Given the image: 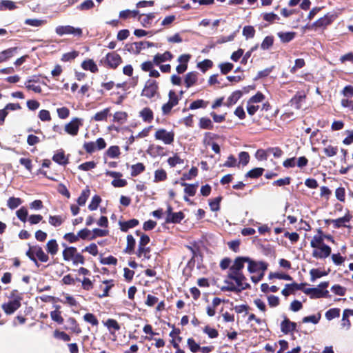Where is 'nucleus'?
<instances>
[{"mask_svg":"<svg viewBox=\"0 0 353 353\" xmlns=\"http://www.w3.org/2000/svg\"><path fill=\"white\" fill-rule=\"evenodd\" d=\"M231 280L234 281L236 285H235L232 282L228 281V279H225L224 283L228 284V285L222 287L221 290L223 291L240 292L243 290L250 289L251 288L249 283L245 282L246 278L243 274H240L239 276H236Z\"/></svg>","mask_w":353,"mask_h":353,"instance_id":"f257e3e1","label":"nucleus"},{"mask_svg":"<svg viewBox=\"0 0 353 353\" xmlns=\"http://www.w3.org/2000/svg\"><path fill=\"white\" fill-rule=\"evenodd\" d=\"M16 293H17V291L15 290H13L11 292V297L14 299L2 305L3 310L7 314H13L21 307V301L22 300V297L19 295H16Z\"/></svg>","mask_w":353,"mask_h":353,"instance_id":"f03ea898","label":"nucleus"},{"mask_svg":"<svg viewBox=\"0 0 353 353\" xmlns=\"http://www.w3.org/2000/svg\"><path fill=\"white\" fill-rule=\"evenodd\" d=\"M101 61L105 65L112 69H115L121 63L122 59L119 54L115 52H112L108 53L105 58Z\"/></svg>","mask_w":353,"mask_h":353,"instance_id":"7ed1b4c3","label":"nucleus"},{"mask_svg":"<svg viewBox=\"0 0 353 353\" xmlns=\"http://www.w3.org/2000/svg\"><path fill=\"white\" fill-rule=\"evenodd\" d=\"M55 32L59 36L65 34H72L75 37H81L82 35V30L80 28H74L72 26H59L55 28Z\"/></svg>","mask_w":353,"mask_h":353,"instance_id":"20e7f679","label":"nucleus"},{"mask_svg":"<svg viewBox=\"0 0 353 353\" xmlns=\"http://www.w3.org/2000/svg\"><path fill=\"white\" fill-rule=\"evenodd\" d=\"M159 89L158 83L155 80L148 79L142 90L141 96L151 99L155 96Z\"/></svg>","mask_w":353,"mask_h":353,"instance_id":"39448f33","label":"nucleus"},{"mask_svg":"<svg viewBox=\"0 0 353 353\" xmlns=\"http://www.w3.org/2000/svg\"><path fill=\"white\" fill-rule=\"evenodd\" d=\"M83 125V119L79 118H73L70 122L65 125V131L71 136L78 134L80 126Z\"/></svg>","mask_w":353,"mask_h":353,"instance_id":"423d86ee","label":"nucleus"},{"mask_svg":"<svg viewBox=\"0 0 353 353\" xmlns=\"http://www.w3.org/2000/svg\"><path fill=\"white\" fill-rule=\"evenodd\" d=\"M268 268V264L263 261H256L249 257L248 270L250 273H255L259 271L265 272Z\"/></svg>","mask_w":353,"mask_h":353,"instance_id":"0eeeda50","label":"nucleus"},{"mask_svg":"<svg viewBox=\"0 0 353 353\" xmlns=\"http://www.w3.org/2000/svg\"><path fill=\"white\" fill-rule=\"evenodd\" d=\"M174 133L167 132L165 129H159L155 133V138L161 140L165 144H171L174 141Z\"/></svg>","mask_w":353,"mask_h":353,"instance_id":"6e6552de","label":"nucleus"},{"mask_svg":"<svg viewBox=\"0 0 353 353\" xmlns=\"http://www.w3.org/2000/svg\"><path fill=\"white\" fill-rule=\"evenodd\" d=\"M331 254V248L327 245H322L312 251V256L315 259H325Z\"/></svg>","mask_w":353,"mask_h":353,"instance_id":"1a4fd4ad","label":"nucleus"},{"mask_svg":"<svg viewBox=\"0 0 353 353\" xmlns=\"http://www.w3.org/2000/svg\"><path fill=\"white\" fill-rule=\"evenodd\" d=\"M296 327V323L290 321L288 318H285L281 323V332L284 334H288L290 332L294 331Z\"/></svg>","mask_w":353,"mask_h":353,"instance_id":"9d476101","label":"nucleus"},{"mask_svg":"<svg viewBox=\"0 0 353 353\" xmlns=\"http://www.w3.org/2000/svg\"><path fill=\"white\" fill-rule=\"evenodd\" d=\"M173 58V55L169 51H166L163 54H157L153 59V63L159 65L161 63L170 61Z\"/></svg>","mask_w":353,"mask_h":353,"instance_id":"9b49d317","label":"nucleus"},{"mask_svg":"<svg viewBox=\"0 0 353 353\" xmlns=\"http://www.w3.org/2000/svg\"><path fill=\"white\" fill-rule=\"evenodd\" d=\"M18 48H10L0 52V63L7 61L12 58L17 52Z\"/></svg>","mask_w":353,"mask_h":353,"instance_id":"f8f14e48","label":"nucleus"},{"mask_svg":"<svg viewBox=\"0 0 353 353\" xmlns=\"http://www.w3.org/2000/svg\"><path fill=\"white\" fill-rule=\"evenodd\" d=\"M125 49L131 53L137 54L144 49V46L143 41H139L126 44Z\"/></svg>","mask_w":353,"mask_h":353,"instance_id":"ddd939ff","label":"nucleus"},{"mask_svg":"<svg viewBox=\"0 0 353 353\" xmlns=\"http://www.w3.org/2000/svg\"><path fill=\"white\" fill-rule=\"evenodd\" d=\"M198 79V73L196 72H190L186 74L184 82L187 88H190L196 83Z\"/></svg>","mask_w":353,"mask_h":353,"instance_id":"4468645a","label":"nucleus"},{"mask_svg":"<svg viewBox=\"0 0 353 353\" xmlns=\"http://www.w3.org/2000/svg\"><path fill=\"white\" fill-rule=\"evenodd\" d=\"M242 94L243 93L240 90L233 92L232 94L228 98L226 102L225 103V105L230 107L234 105L242 97Z\"/></svg>","mask_w":353,"mask_h":353,"instance_id":"2eb2a0df","label":"nucleus"},{"mask_svg":"<svg viewBox=\"0 0 353 353\" xmlns=\"http://www.w3.org/2000/svg\"><path fill=\"white\" fill-rule=\"evenodd\" d=\"M296 34L295 32H279L277 33V36L282 43L290 42L295 38Z\"/></svg>","mask_w":353,"mask_h":353,"instance_id":"dca6fc26","label":"nucleus"},{"mask_svg":"<svg viewBox=\"0 0 353 353\" xmlns=\"http://www.w3.org/2000/svg\"><path fill=\"white\" fill-rule=\"evenodd\" d=\"M150 251V248L147 247V245L138 246L136 254L139 258L143 257L144 259L149 260L151 257Z\"/></svg>","mask_w":353,"mask_h":353,"instance_id":"f3484780","label":"nucleus"},{"mask_svg":"<svg viewBox=\"0 0 353 353\" xmlns=\"http://www.w3.org/2000/svg\"><path fill=\"white\" fill-rule=\"evenodd\" d=\"M33 252L34 256H37L38 259L41 262H47L49 259V256L44 252L42 248L40 246H33Z\"/></svg>","mask_w":353,"mask_h":353,"instance_id":"a211bd4d","label":"nucleus"},{"mask_svg":"<svg viewBox=\"0 0 353 353\" xmlns=\"http://www.w3.org/2000/svg\"><path fill=\"white\" fill-rule=\"evenodd\" d=\"M139 224V221L135 219L127 221H119L120 229L122 232H127L130 228L136 227Z\"/></svg>","mask_w":353,"mask_h":353,"instance_id":"6ab92c4d","label":"nucleus"},{"mask_svg":"<svg viewBox=\"0 0 353 353\" xmlns=\"http://www.w3.org/2000/svg\"><path fill=\"white\" fill-rule=\"evenodd\" d=\"M77 250L75 247L65 246V249L63 251V258L65 261H69L75 256Z\"/></svg>","mask_w":353,"mask_h":353,"instance_id":"aec40b11","label":"nucleus"},{"mask_svg":"<svg viewBox=\"0 0 353 353\" xmlns=\"http://www.w3.org/2000/svg\"><path fill=\"white\" fill-rule=\"evenodd\" d=\"M52 160L59 165H65L68 163V159L65 157L63 150L54 154Z\"/></svg>","mask_w":353,"mask_h":353,"instance_id":"412c9836","label":"nucleus"},{"mask_svg":"<svg viewBox=\"0 0 353 353\" xmlns=\"http://www.w3.org/2000/svg\"><path fill=\"white\" fill-rule=\"evenodd\" d=\"M184 219V214L182 212H173L169 217H166V223H179Z\"/></svg>","mask_w":353,"mask_h":353,"instance_id":"4be33fe9","label":"nucleus"},{"mask_svg":"<svg viewBox=\"0 0 353 353\" xmlns=\"http://www.w3.org/2000/svg\"><path fill=\"white\" fill-rule=\"evenodd\" d=\"M249 261V257L248 256H238L235 259L234 263L232 264V267H234L237 270H241L244 268V263H248Z\"/></svg>","mask_w":353,"mask_h":353,"instance_id":"5701e85b","label":"nucleus"},{"mask_svg":"<svg viewBox=\"0 0 353 353\" xmlns=\"http://www.w3.org/2000/svg\"><path fill=\"white\" fill-rule=\"evenodd\" d=\"M318 231L319 234L322 233L320 229ZM322 245L325 244L323 243V237L321 236V234L314 235L310 242L311 247L313 248H318L321 247Z\"/></svg>","mask_w":353,"mask_h":353,"instance_id":"b1692460","label":"nucleus"},{"mask_svg":"<svg viewBox=\"0 0 353 353\" xmlns=\"http://www.w3.org/2000/svg\"><path fill=\"white\" fill-rule=\"evenodd\" d=\"M59 250V245L55 239L50 240L46 244V250L51 255H55Z\"/></svg>","mask_w":353,"mask_h":353,"instance_id":"393cba45","label":"nucleus"},{"mask_svg":"<svg viewBox=\"0 0 353 353\" xmlns=\"http://www.w3.org/2000/svg\"><path fill=\"white\" fill-rule=\"evenodd\" d=\"M81 67L85 70H90L92 72H97L98 71L97 65L92 59H88L83 61Z\"/></svg>","mask_w":353,"mask_h":353,"instance_id":"a878e982","label":"nucleus"},{"mask_svg":"<svg viewBox=\"0 0 353 353\" xmlns=\"http://www.w3.org/2000/svg\"><path fill=\"white\" fill-rule=\"evenodd\" d=\"M329 292L327 290H323L319 288H313L312 292L310 296L311 299H319L321 297H327Z\"/></svg>","mask_w":353,"mask_h":353,"instance_id":"bb28decb","label":"nucleus"},{"mask_svg":"<svg viewBox=\"0 0 353 353\" xmlns=\"http://www.w3.org/2000/svg\"><path fill=\"white\" fill-rule=\"evenodd\" d=\"M140 117L145 122H151L153 119V112L149 108H144L140 112Z\"/></svg>","mask_w":353,"mask_h":353,"instance_id":"cd10ccee","label":"nucleus"},{"mask_svg":"<svg viewBox=\"0 0 353 353\" xmlns=\"http://www.w3.org/2000/svg\"><path fill=\"white\" fill-rule=\"evenodd\" d=\"M305 97V95H295L290 101V105L297 110L300 109Z\"/></svg>","mask_w":353,"mask_h":353,"instance_id":"c85d7f7f","label":"nucleus"},{"mask_svg":"<svg viewBox=\"0 0 353 353\" xmlns=\"http://www.w3.org/2000/svg\"><path fill=\"white\" fill-rule=\"evenodd\" d=\"M182 186H185L184 192L188 196H193L196 194L198 183L188 184L186 183H181Z\"/></svg>","mask_w":353,"mask_h":353,"instance_id":"c756f323","label":"nucleus"},{"mask_svg":"<svg viewBox=\"0 0 353 353\" xmlns=\"http://www.w3.org/2000/svg\"><path fill=\"white\" fill-rule=\"evenodd\" d=\"M145 165L142 163H137L131 166V176H137L145 170Z\"/></svg>","mask_w":353,"mask_h":353,"instance_id":"7c9ffc66","label":"nucleus"},{"mask_svg":"<svg viewBox=\"0 0 353 353\" xmlns=\"http://www.w3.org/2000/svg\"><path fill=\"white\" fill-rule=\"evenodd\" d=\"M264 169L261 168H254L245 174V177L256 179L261 176L263 173Z\"/></svg>","mask_w":353,"mask_h":353,"instance_id":"2f4dec72","label":"nucleus"},{"mask_svg":"<svg viewBox=\"0 0 353 353\" xmlns=\"http://www.w3.org/2000/svg\"><path fill=\"white\" fill-rule=\"evenodd\" d=\"M17 8L15 3L10 0H2L0 1V10H12Z\"/></svg>","mask_w":353,"mask_h":353,"instance_id":"473e14b6","label":"nucleus"},{"mask_svg":"<svg viewBox=\"0 0 353 353\" xmlns=\"http://www.w3.org/2000/svg\"><path fill=\"white\" fill-rule=\"evenodd\" d=\"M154 17V13H149L148 14H141L139 20L144 27H147L151 23Z\"/></svg>","mask_w":353,"mask_h":353,"instance_id":"72a5a7b5","label":"nucleus"},{"mask_svg":"<svg viewBox=\"0 0 353 353\" xmlns=\"http://www.w3.org/2000/svg\"><path fill=\"white\" fill-rule=\"evenodd\" d=\"M67 322L69 325V329L72 332H73L76 334H80L81 332V330L80 329L75 319L70 317L67 320Z\"/></svg>","mask_w":353,"mask_h":353,"instance_id":"f704fd0d","label":"nucleus"},{"mask_svg":"<svg viewBox=\"0 0 353 353\" xmlns=\"http://www.w3.org/2000/svg\"><path fill=\"white\" fill-rule=\"evenodd\" d=\"M331 23L330 19L327 16L325 15L323 17H321L316 20L313 24L312 26L318 27V28H323L328 26Z\"/></svg>","mask_w":353,"mask_h":353,"instance_id":"c9c22d12","label":"nucleus"},{"mask_svg":"<svg viewBox=\"0 0 353 353\" xmlns=\"http://www.w3.org/2000/svg\"><path fill=\"white\" fill-rule=\"evenodd\" d=\"M135 239L132 235L129 234L127 236V246L125 248V252L131 254L134 250L135 247Z\"/></svg>","mask_w":353,"mask_h":353,"instance_id":"e433bc0d","label":"nucleus"},{"mask_svg":"<svg viewBox=\"0 0 353 353\" xmlns=\"http://www.w3.org/2000/svg\"><path fill=\"white\" fill-rule=\"evenodd\" d=\"M237 32H238V30L234 31L231 34H230L229 36H227V37H225V36L219 37L217 39L216 43V44H223V43H225L227 42L232 41L234 39V38L236 37Z\"/></svg>","mask_w":353,"mask_h":353,"instance_id":"4c0bfd02","label":"nucleus"},{"mask_svg":"<svg viewBox=\"0 0 353 353\" xmlns=\"http://www.w3.org/2000/svg\"><path fill=\"white\" fill-rule=\"evenodd\" d=\"M90 191L88 188H86L81 192V195L77 199V203H78L79 205L82 206L85 204L86 201L88 200V197L90 196Z\"/></svg>","mask_w":353,"mask_h":353,"instance_id":"58836bf2","label":"nucleus"},{"mask_svg":"<svg viewBox=\"0 0 353 353\" xmlns=\"http://www.w3.org/2000/svg\"><path fill=\"white\" fill-rule=\"evenodd\" d=\"M110 112V108H107L103 110L101 112H99L94 114L92 119H94L96 121H101L103 120H105L108 114Z\"/></svg>","mask_w":353,"mask_h":353,"instance_id":"ea45409f","label":"nucleus"},{"mask_svg":"<svg viewBox=\"0 0 353 353\" xmlns=\"http://www.w3.org/2000/svg\"><path fill=\"white\" fill-rule=\"evenodd\" d=\"M350 219L348 216H344L335 220H332L334 226L335 228H339L341 227H345V223L349 222Z\"/></svg>","mask_w":353,"mask_h":353,"instance_id":"a19ab883","label":"nucleus"},{"mask_svg":"<svg viewBox=\"0 0 353 353\" xmlns=\"http://www.w3.org/2000/svg\"><path fill=\"white\" fill-rule=\"evenodd\" d=\"M325 318L328 321H331L335 318H337L340 316V309L339 308H332L328 310L325 312Z\"/></svg>","mask_w":353,"mask_h":353,"instance_id":"79ce46f5","label":"nucleus"},{"mask_svg":"<svg viewBox=\"0 0 353 353\" xmlns=\"http://www.w3.org/2000/svg\"><path fill=\"white\" fill-rule=\"evenodd\" d=\"M242 33L246 39H251L255 35V30L252 26H245L243 29Z\"/></svg>","mask_w":353,"mask_h":353,"instance_id":"37998d69","label":"nucleus"},{"mask_svg":"<svg viewBox=\"0 0 353 353\" xmlns=\"http://www.w3.org/2000/svg\"><path fill=\"white\" fill-rule=\"evenodd\" d=\"M22 203V201L20 198L16 197H10L7 202V205L10 209H15L18 206H19Z\"/></svg>","mask_w":353,"mask_h":353,"instance_id":"c03bdc74","label":"nucleus"},{"mask_svg":"<svg viewBox=\"0 0 353 353\" xmlns=\"http://www.w3.org/2000/svg\"><path fill=\"white\" fill-rule=\"evenodd\" d=\"M199 127L202 129L211 130L213 128V124L212 121L206 117H202L199 121Z\"/></svg>","mask_w":353,"mask_h":353,"instance_id":"a18cd8bd","label":"nucleus"},{"mask_svg":"<svg viewBox=\"0 0 353 353\" xmlns=\"http://www.w3.org/2000/svg\"><path fill=\"white\" fill-rule=\"evenodd\" d=\"M64 221L61 216H50L49 223L54 227L60 226Z\"/></svg>","mask_w":353,"mask_h":353,"instance_id":"49530a36","label":"nucleus"},{"mask_svg":"<svg viewBox=\"0 0 353 353\" xmlns=\"http://www.w3.org/2000/svg\"><path fill=\"white\" fill-rule=\"evenodd\" d=\"M104 324L110 331H111V330L118 331L120 329V325L114 319H109L105 322Z\"/></svg>","mask_w":353,"mask_h":353,"instance_id":"de8ad7c7","label":"nucleus"},{"mask_svg":"<svg viewBox=\"0 0 353 353\" xmlns=\"http://www.w3.org/2000/svg\"><path fill=\"white\" fill-rule=\"evenodd\" d=\"M101 201V197L99 195H94L92 198V201L88 205V209L91 211L96 210L98 208L99 205L100 204Z\"/></svg>","mask_w":353,"mask_h":353,"instance_id":"09e8293b","label":"nucleus"},{"mask_svg":"<svg viewBox=\"0 0 353 353\" xmlns=\"http://www.w3.org/2000/svg\"><path fill=\"white\" fill-rule=\"evenodd\" d=\"M106 154L110 158L118 157L120 154V149L117 145L110 146L106 151Z\"/></svg>","mask_w":353,"mask_h":353,"instance_id":"8fccbe9b","label":"nucleus"},{"mask_svg":"<svg viewBox=\"0 0 353 353\" xmlns=\"http://www.w3.org/2000/svg\"><path fill=\"white\" fill-rule=\"evenodd\" d=\"M274 43V38L272 36H267L264 38L261 43V48L263 50H268Z\"/></svg>","mask_w":353,"mask_h":353,"instance_id":"3c124183","label":"nucleus"},{"mask_svg":"<svg viewBox=\"0 0 353 353\" xmlns=\"http://www.w3.org/2000/svg\"><path fill=\"white\" fill-rule=\"evenodd\" d=\"M250 161V155L247 152H241L239 154V164H241L243 166L246 165Z\"/></svg>","mask_w":353,"mask_h":353,"instance_id":"603ef678","label":"nucleus"},{"mask_svg":"<svg viewBox=\"0 0 353 353\" xmlns=\"http://www.w3.org/2000/svg\"><path fill=\"white\" fill-rule=\"evenodd\" d=\"M222 199L221 196L214 198L209 202V205L212 211L216 212L220 209V202Z\"/></svg>","mask_w":353,"mask_h":353,"instance_id":"864d4df0","label":"nucleus"},{"mask_svg":"<svg viewBox=\"0 0 353 353\" xmlns=\"http://www.w3.org/2000/svg\"><path fill=\"white\" fill-rule=\"evenodd\" d=\"M203 332L205 334H206L209 338L210 339H215L219 335V332L218 331L214 329V328H212L210 327L209 325H206L203 330Z\"/></svg>","mask_w":353,"mask_h":353,"instance_id":"5fc2aeb1","label":"nucleus"},{"mask_svg":"<svg viewBox=\"0 0 353 353\" xmlns=\"http://www.w3.org/2000/svg\"><path fill=\"white\" fill-rule=\"evenodd\" d=\"M167 179V174L166 172L163 170H157L154 172V181H165Z\"/></svg>","mask_w":353,"mask_h":353,"instance_id":"6e6d98bb","label":"nucleus"},{"mask_svg":"<svg viewBox=\"0 0 353 353\" xmlns=\"http://www.w3.org/2000/svg\"><path fill=\"white\" fill-rule=\"evenodd\" d=\"M321 314H317L316 315H311L308 316H305L302 321L303 323H312L314 324H317L321 319Z\"/></svg>","mask_w":353,"mask_h":353,"instance_id":"4d7b16f0","label":"nucleus"},{"mask_svg":"<svg viewBox=\"0 0 353 353\" xmlns=\"http://www.w3.org/2000/svg\"><path fill=\"white\" fill-rule=\"evenodd\" d=\"M187 344L192 352L195 353L199 351L200 345L192 338L188 339Z\"/></svg>","mask_w":353,"mask_h":353,"instance_id":"13d9d810","label":"nucleus"},{"mask_svg":"<svg viewBox=\"0 0 353 353\" xmlns=\"http://www.w3.org/2000/svg\"><path fill=\"white\" fill-rule=\"evenodd\" d=\"M83 319H84L85 321L90 323L92 325H97L99 324L98 319L92 313H86L83 316Z\"/></svg>","mask_w":353,"mask_h":353,"instance_id":"bf43d9fd","label":"nucleus"},{"mask_svg":"<svg viewBox=\"0 0 353 353\" xmlns=\"http://www.w3.org/2000/svg\"><path fill=\"white\" fill-rule=\"evenodd\" d=\"M128 114L125 112H117L113 116L114 121L123 123L127 119Z\"/></svg>","mask_w":353,"mask_h":353,"instance_id":"052dcab7","label":"nucleus"},{"mask_svg":"<svg viewBox=\"0 0 353 353\" xmlns=\"http://www.w3.org/2000/svg\"><path fill=\"white\" fill-rule=\"evenodd\" d=\"M17 216L23 222H26L27 221V216L28 214V210L25 207L21 208L16 212Z\"/></svg>","mask_w":353,"mask_h":353,"instance_id":"680f3d73","label":"nucleus"},{"mask_svg":"<svg viewBox=\"0 0 353 353\" xmlns=\"http://www.w3.org/2000/svg\"><path fill=\"white\" fill-rule=\"evenodd\" d=\"M46 23L43 20L37 19H27L25 20V23L34 27H39Z\"/></svg>","mask_w":353,"mask_h":353,"instance_id":"e2e57ef3","label":"nucleus"},{"mask_svg":"<svg viewBox=\"0 0 353 353\" xmlns=\"http://www.w3.org/2000/svg\"><path fill=\"white\" fill-rule=\"evenodd\" d=\"M311 276V281H314L315 279L327 275L325 272H321L318 269H312L310 272Z\"/></svg>","mask_w":353,"mask_h":353,"instance_id":"0e129e2a","label":"nucleus"},{"mask_svg":"<svg viewBox=\"0 0 353 353\" xmlns=\"http://www.w3.org/2000/svg\"><path fill=\"white\" fill-rule=\"evenodd\" d=\"M213 65V63L210 59H205L198 63V68H199L203 72L208 69L210 68Z\"/></svg>","mask_w":353,"mask_h":353,"instance_id":"69168bd1","label":"nucleus"},{"mask_svg":"<svg viewBox=\"0 0 353 353\" xmlns=\"http://www.w3.org/2000/svg\"><path fill=\"white\" fill-rule=\"evenodd\" d=\"M198 174V169L196 167H192L188 173H185L183 174L181 178L182 180H190L192 177H194Z\"/></svg>","mask_w":353,"mask_h":353,"instance_id":"338daca9","label":"nucleus"},{"mask_svg":"<svg viewBox=\"0 0 353 353\" xmlns=\"http://www.w3.org/2000/svg\"><path fill=\"white\" fill-rule=\"evenodd\" d=\"M233 64L231 63H223L219 65L221 72L223 74H228L233 69Z\"/></svg>","mask_w":353,"mask_h":353,"instance_id":"774afa93","label":"nucleus"}]
</instances>
